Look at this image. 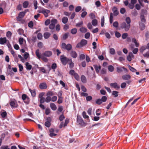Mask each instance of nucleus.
Segmentation results:
<instances>
[{"mask_svg": "<svg viewBox=\"0 0 149 149\" xmlns=\"http://www.w3.org/2000/svg\"><path fill=\"white\" fill-rule=\"evenodd\" d=\"M1 116L3 118L6 117L7 116V113L6 111H4L2 113Z\"/></svg>", "mask_w": 149, "mask_h": 149, "instance_id": "obj_45", "label": "nucleus"}, {"mask_svg": "<svg viewBox=\"0 0 149 149\" xmlns=\"http://www.w3.org/2000/svg\"><path fill=\"white\" fill-rule=\"evenodd\" d=\"M51 101V97L48 96L45 99V102L47 103H49Z\"/></svg>", "mask_w": 149, "mask_h": 149, "instance_id": "obj_38", "label": "nucleus"}, {"mask_svg": "<svg viewBox=\"0 0 149 149\" xmlns=\"http://www.w3.org/2000/svg\"><path fill=\"white\" fill-rule=\"evenodd\" d=\"M130 25L126 24L125 22H123L120 24V28L122 29H124L125 31H128L130 29Z\"/></svg>", "mask_w": 149, "mask_h": 149, "instance_id": "obj_3", "label": "nucleus"}, {"mask_svg": "<svg viewBox=\"0 0 149 149\" xmlns=\"http://www.w3.org/2000/svg\"><path fill=\"white\" fill-rule=\"evenodd\" d=\"M29 5V3L27 1H24L23 4V7L24 8H26L28 7Z\"/></svg>", "mask_w": 149, "mask_h": 149, "instance_id": "obj_32", "label": "nucleus"}, {"mask_svg": "<svg viewBox=\"0 0 149 149\" xmlns=\"http://www.w3.org/2000/svg\"><path fill=\"white\" fill-rule=\"evenodd\" d=\"M45 57V56L42 55V56L41 57V58L44 61L46 62L48 61V59Z\"/></svg>", "mask_w": 149, "mask_h": 149, "instance_id": "obj_42", "label": "nucleus"}, {"mask_svg": "<svg viewBox=\"0 0 149 149\" xmlns=\"http://www.w3.org/2000/svg\"><path fill=\"white\" fill-rule=\"evenodd\" d=\"M52 52L50 51H47L43 53L42 55L46 57H49L52 56Z\"/></svg>", "mask_w": 149, "mask_h": 149, "instance_id": "obj_8", "label": "nucleus"}, {"mask_svg": "<svg viewBox=\"0 0 149 149\" xmlns=\"http://www.w3.org/2000/svg\"><path fill=\"white\" fill-rule=\"evenodd\" d=\"M51 34L48 32H46L44 33L43 35L45 39L48 38L50 36Z\"/></svg>", "mask_w": 149, "mask_h": 149, "instance_id": "obj_22", "label": "nucleus"}, {"mask_svg": "<svg viewBox=\"0 0 149 149\" xmlns=\"http://www.w3.org/2000/svg\"><path fill=\"white\" fill-rule=\"evenodd\" d=\"M128 34L127 33H124L122 35V38L123 39H124L126 38Z\"/></svg>", "mask_w": 149, "mask_h": 149, "instance_id": "obj_59", "label": "nucleus"}, {"mask_svg": "<svg viewBox=\"0 0 149 149\" xmlns=\"http://www.w3.org/2000/svg\"><path fill=\"white\" fill-rule=\"evenodd\" d=\"M51 24L55 25L57 22V20L56 19H53L51 20Z\"/></svg>", "mask_w": 149, "mask_h": 149, "instance_id": "obj_58", "label": "nucleus"}, {"mask_svg": "<svg viewBox=\"0 0 149 149\" xmlns=\"http://www.w3.org/2000/svg\"><path fill=\"white\" fill-rule=\"evenodd\" d=\"M108 70L110 72H112L114 70V67L112 65H110L108 66Z\"/></svg>", "mask_w": 149, "mask_h": 149, "instance_id": "obj_29", "label": "nucleus"}, {"mask_svg": "<svg viewBox=\"0 0 149 149\" xmlns=\"http://www.w3.org/2000/svg\"><path fill=\"white\" fill-rule=\"evenodd\" d=\"M54 95V92L52 91H49L47 93L46 95L47 96L51 97Z\"/></svg>", "mask_w": 149, "mask_h": 149, "instance_id": "obj_28", "label": "nucleus"}, {"mask_svg": "<svg viewBox=\"0 0 149 149\" xmlns=\"http://www.w3.org/2000/svg\"><path fill=\"white\" fill-rule=\"evenodd\" d=\"M70 56L74 58H76L77 56V54L76 52L74 51H71L70 52Z\"/></svg>", "mask_w": 149, "mask_h": 149, "instance_id": "obj_13", "label": "nucleus"}, {"mask_svg": "<svg viewBox=\"0 0 149 149\" xmlns=\"http://www.w3.org/2000/svg\"><path fill=\"white\" fill-rule=\"evenodd\" d=\"M110 85L111 87H113L116 89H119L120 88V86L118 85L117 83H111Z\"/></svg>", "mask_w": 149, "mask_h": 149, "instance_id": "obj_12", "label": "nucleus"}, {"mask_svg": "<svg viewBox=\"0 0 149 149\" xmlns=\"http://www.w3.org/2000/svg\"><path fill=\"white\" fill-rule=\"evenodd\" d=\"M131 78V76L129 74H125L122 77V78L123 80H128Z\"/></svg>", "mask_w": 149, "mask_h": 149, "instance_id": "obj_18", "label": "nucleus"}, {"mask_svg": "<svg viewBox=\"0 0 149 149\" xmlns=\"http://www.w3.org/2000/svg\"><path fill=\"white\" fill-rule=\"evenodd\" d=\"M110 53L112 55L114 54L115 53V50L113 48L110 49Z\"/></svg>", "mask_w": 149, "mask_h": 149, "instance_id": "obj_48", "label": "nucleus"}, {"mask_svg": "<svg viewBox=\"0 0 149 149\" xmlns=\"http://www.w3.org/2000/svg\"><path fill=\"white\" fill-rule=\"evenodd\" d=\"M81 9V7L80 6H77L75 9V11L77 12H79Z\"/></svg>", "mask_w": 149, "mask_h": 149, "instance_id": "obj_50", "label": "nucleus"}, {"mask_svg": "<svg viewBox=\"0 0 149 149\" xmlns=\"http://www.w3.org/2000/svg\"><path fill=\"white\" fill-rule=\"evenodd\" d=\"M37 37L39 40L41 39L42 38V34L40 33H38L37 35Z\"/></svg>", "mask_w": 149, "mask_h": 149, "instance_id": "obj_43", "label": "nucleus"}, {"mask_svg": "<svg viewBox=\"0 0 149 149\" xmlns=\"http://www.w3.org/2000/svg\"><path fill=\"white\" fill-rule=\"evenodd\" d=\"M77 32V29L76 28H74L72 29L71 30V33L72 34H75Z\"/></svg>", "mask_w": 149, "mask_h": 149, "instance_id": "obj_37", "label": "nucleus"}, {"mask_svg": "<svg viewBox=\"0 0 149 149\" xmlns=\"http://www.w3.org/2000/svg\"><path fill=\"white\" fill-rule=\"evenodd\" d=\"M138 49L137 48H135L132 50V52L134 54H136L138 52Z\"/></svg>", "mask_w": 149, "mask_h": 149, "instance_id": "obj_64", "label": "nucleus"}, {"mask_svg": "<svg viewBox=\"0 0 149 149\" xmlns=\"http://www.w3.org/2000/svg\"><path fill=\"white\" fill-rule=\"evenodd\" d=\"M12 36V33L10 31H8L7 32L6 36L8 38H10Z\"/></svg>", "mask_w": 149, "mask_h": 149, "instance_id": "obj_34", "label": "nucleus"}, {"mask_svg": "<svg viewBox=\"0 0 149 149\" xmlns=\"http://www.w3.org/2000/svg\"><path fill=\"white\" fill-rule=\"evenodd\" d=\"M68 19L67 17H63L62 19V22L64 24H66L68 22Z\"/></svg>", "mask_w": 149, "mask_h": 149, "instance_id": "obj_26", "label": "nucleus"}, {"mask_svg": "<svg viewBox=\"0 0 149 149\" xmlns=\"http://www.w3.org/2000/svg\"><path fill=\"white\" fill-rule=\"evenodd\" d=\"M47 121L45 123V125L47 127H49L51 125V122L52 121V118L50 117H48L46 119Z\"/></svg>", "mask_w": 149, "mask_h": 149, "instance_id": "obj_7", "label": "nucleus"}, {"mask_svg": "<svg viewBox=\"0 0 149 149\" xmlns=\"http://www.w3.org/2000/svg\"><path fill=\"white\" fill-rule=\"evenodd\" d=\"M57 97L56 96H54L51 98V101L53 102H55L57 100Z\"/></svg>", "mask_w": 149, "mask_h": 149, "instance_id": "obj_60", "label": "nucleus"}, {"mask_svg": "<svg viewBox=\"0 0 149 149\" xmlns=\"http://www.w3.org/2000/svg\"><path fill=\"white\" fill-rule=\"evenodd\" d=\"M116 70L117 71L118 73H120L122 72L123 70L125 73H126L127 72V69L124 67H117L116 68Z\"/></svg>", "mask_w": 149, "mask_h": 149, "instance_id": "obj_9", "label": "nucleus"}, {"mask_svg": "<svg viewBox=\"0 0 149 149\" xmlns=\"http://www.w3.org/2000/svg\"><path fill=\"white\" fill-rule=\"evenodd\" d=\"M10 104L12 107H16L18 106L16 101L15 100H11Z\"/></svg>", "mask_w": 149, "mask_h": 149, "instance_id": "obj_11", "label": "nucleus"}, {"mask_svg": "<svg viewBox=\"0 0 149 149\" xmlns=\"http://www.w3.org/2000/svg\"><path fill=\"white\" fill-rule=\"evenodd\" d=\"M70 59H69L64 55H62L60 56V60L62 64L64 65H66L68 62L69 61Z\"/></svg>", "mask_w": 149, "mask_h": 149, "instance_id": "obj_5", "label": "nucleus"}, {"mask_svg": "<svg viewBox=\"0 0 149 149\" xmlns=\"http://www.w3.org/2000/svg\"><path fill=\"white\" fill-rule=\"evenodd\" d=\"M39 88L41 89H46L47 87V86L45 82L41 83L39 86Z\"/></svg>", "mask_w": 149, "mask_h": 149, "instance_id": "obj_10", "label": "nucleus"}, {"mask_svg": "<svg viewBox=\"0 0 149 149\" xmlns=\"http://www.w3.org/2000/svg\"><path fill=\"white\" fill-rule=\"evenodd\" d=\"M38 12L40 13L43 14L45 17H47L48 16V14L50 12V11L47 9H45L43 8L38 10Z\"/></svg>", "mask_w": 149, "mask_h": 149, "instance_id": "obj_1", "label": "nucleus"}, {"mask_svg": "<svg viewBox=\"0 0 149 149\" xmlns=\"http://www.w3.org/2000/svg\"><path fill=\"white\" fill-rule=\"evenodd\" d=\"M29 54L28 53L25 52L24 54V60L26 59L29 56Z\"/></svg>", "mask_w": 149, "mask_h": 149, "instance_id": "obj_40", "label": "nucleus"}, {"mask_svg": "<svg viewBox=\"0 0 149 149\" xmlns=\"http://www.w3.org/2000/svg\"><path fill=\"white\" fill-rule=\"evenodd\" d=\"M104 22V16H103L101 19V26L102 27L103 26Z\"/></svg>", "mask_w": 149, "mask_h": 149, "instance_id": "obj_49", "label": "nucleus"}, {"mask_svg": "<svg viewBox=\"0 0 149 149\" xmlns=\"http://www.w3.org/2000/svg\"><path fill=\"white\" fill-rule=\"evenodd\" d=\"M83 24V21H81L76 24V26L77 27H80Z\"/></svg>", "mask_w": 149, "mask_h": 149, "instance_id": "obj_44", "label": "nucleus"}, {"mask_svg": "<svg viewBox=\"0 0 149 149\" xmlns=\"http://www.w3.org/2000/svg\"><path fill=\"white\" fill-rule=\"evenodd\" d=\"M17 32L19 34L21 35L24 33V30L22 29H18Z\"/></svg>", "mask_w": 149, "mask_h": 149, "instance_id": "obj_62", "label": "nucleus"}, {"mask_svg": "<svg viewBox=\"0 0 149 149\" xmlns=\"http://www.w3.org/2000/svg\"><path fill=\"white\" fill-rule=\"evenodd\" d=\"M93 66L95 68L96 72L98 73L99 72L100 70L101 69V67L100 65H94Z\"/></svg>", "mask_w": 149, "mask_h": 149, "instance_id": "obj_14", "label": "nucleus"}, {"mask_svg": "<svg viewBox=\"0 0 149 149\" xmlns=\"http://www.w3.org/2000/svg\"><path fill=\"white\" fill-rule=\"evenodd\" d=\"M89 17L91 19H94L95 18V15L93 13H91L90 14Z\"/></svg>", "mask_w": 149, "mask_h": 149, "instance_id": "obj_54", "label": "nucleus"}, {"mask_svg": "<svg viewBox=\"0 0 149 149\" xmlns=\"http://www.w3.org/2000/svg\"><path fill=\"white\" fill-rule=\"evenodd\" d=\"M102 102L100 99H98L97 100L96 103L97 104L100 105L102 104Z\"/></svg>", "mask_w": 149, "mask_h": 149, "instance_id": "obj_47", "label": "nucleus"}, {"mask_svg": "<svg viewBox=\"0 0 149 149\" xmlns=\"http://www.w3.org/2000/svg\"><path fill=\"white\" fill-rule=\"evenodd\" d=\"M50 107L51 109L54 111H55L57 109L56 105L54 103H51L50 104Z\"/></svg>", "mask_w": 149, "mask_h": 149, "instance_id": "obj_20", "label": "nucleus"}, {"mask_svg": "<svg viewBox=\"0 0 149 149\" xmlns=\"http://www.w3.org/2000/svg\"><path fill=\"white\" fill-rule=\"evenodd\" d=\"M61 48L70 51L72 49V46L70 44H68L66 45L65 43H63L61 44Z\"/></svg>", "mask_w": 149, "mask_h": 149, "instance_id": "obj_2", "label": "nucleus"}, {"mask_svg": "<svg viewBox=\"0 0 149 149\" xmlns=\"http://www.w3.org/2000/svg\"><path fill=\"white\" fill-rule=\"evenodd\" d=\"M125 21L126 22V24H130V23L131 22V19L130 17H126L125 19Z\"/></svg>", "mask_w": 149, "mask_h": 149, "instance_id": "obj_41", "label": "nucleus"}, {"mask_svg": "<svg viewBox=\"0 0 149 149\" xmlns=\"http://www.w3.org/2000/svg\"><path fill=\"white\" fill-rule=\"evenodd\" d=\"M92 24L94 26H96L97 24V21L96 19H94L92 21Z\"/></svg>", "mask_w": 149, "mask_h": 149, "instance_id": "obj_27", "label": "nucleus"}, {"mask_svg": "<svg viewBox=\"0 0 149 149\" xmlns=\"http://www.w3.org/2000/svg\"><path fill=\"white\" fill-rule=\"evenodd\" d=\"M7 39L6 37L1 38H0V44L3 45L6 43L7 41Z\"/></svg>", "mask_w": 149, "mask_h": 149, "instance_id": "obj_19", "label": "nucleus"}, {"mask_svg": "<svg viewBox=\"0 0 149 149\" xmlns=\"http://www.w3.org/2000/svg\"><path fill=\"white\" fill-rule=\"evenodd\" d=\"M115 35L116 37L119 38L120 37L121 34L119 32L116 31L115 32Z\"/></svg>", "mask_w": 149, "mask_h": 149, "instance_id": "obj_57", "label": "nucleus"}, {"mask_svg": "<svg viewBox=\"0 0 149 149\" xmlns=\"http://www.w3.org/2000/svg\"><path fill=\"white\" fill-rule=\"evenodd\" d=\"M44 95H45L44 92H41L39 94L38 97L39 98H43V97H43V96H44Z\"/></svg>", "mask_w": 149, "mask_h": 149, "instance_id": "obj_61", "label": "nucleus"}, {"mask_svg": "<svg viewBox=\"0 0 149 149\" xmlns=\"http://www.w3.org/2000/svg\"><path fill=\"white\" fill-rule=\"evenodd\" d=\"M140 27L141 30H143L145 28V26L144 24L142 23H139Z\"/></svg>", "mask_w": 149, "mask_h": 149, "instance_id": "obj_31", "label": "nucleus"}, {"mask_svg": "<svg viewBox=\"0 0 149 149\" xmlns=\"http://www.w3.org/2000/svg\"><path fill=\"white\" fill-rule=\"evenodd\" d=\"M113 26L115 28H117L118 26V22L115 21L113 23Z\"/></svg>", "mask_w": 149, "mask_h": 149, "instance_id": "obj_53", "label": "nucleus"}, {"mask_svg": "<svg viewBox=\"0 0 149 149\" xmlns=\"http://www.w3.org/2000/svg\"><path fill=\"white\" fill-rule=\"evenodd\" d=\"M69 61L70 62L69 63V67L70 68H72L74 66V63L72 62V60L71 59H70Z\"/></svg>", "mask_w": 149, "mask_h": 149, "instance_id": "obj_30", "label": "nucleus"}, {"mask_svg": "<svg viewBox=\"0 0 149 149\" xmlns=\"http://www.w3.org/2000/svg\"><path fill=\"white\" fill-rule=\"evenodd\" d=\"M10 52L11 54L14 58H15L17 57V55L15 54V52L12 49H11L10 51Z\"/></svg>", "mask_w": 149, "mask_h": 149, "instance_id": "obj_51", "label": "nucleus"}, {"mask_svg": "<svg viewBox=\"0 0 149 149\" xmlns=\"http://www.w3.org/2000/svg\"><path fill=\"white\" fill-rule=\"evenodd\" d=\"M35 53L37 58L38 59L41 58V57L42 56V54L40 53L39 49H37L36 50Z\"/></svg>", "mask_w": 149, "mask_h": 149, "instance_id": "obj_17", "label": "nucleus"}, {"mask_svg": "<svg viewBox=\"0 0 149 149\" xmlns=\"http://www.w3.org/2000/svg\"><path fill=\"white\" fill-rule=\"evenodd\" d=\"M87 14V12L86 11H83L81 14V17L84 18Z\"/></svg>", "mask_w": 149, "mask_h": 149, "instance_id": "obj_56", "label": "nucleus"}, {"mask_svg": "<svg viewBox=\"0 0 149 149\" xmlns=\"http://www.w3.org/2000/svg\"><path fill=\"white\" fill-rule=\"evenodd\" d=\"M113 14L112 13H111L110 16V22L111 24H112L113 21Z\"/></svg>", "mask_w": 149, "mask_h": 149, "instance_id": "obj_35", "label": "nucleus"}, {"mask_svg": "<svg viewBox=\"0 0 149 149\" xmlns=\"http://www.w3.org/2000/svg\"><path fill=\"white\" fill-rule=\"evenodd\" d=\"M112 10L113 12L114 15L116 16L118 15L119 12L118 11L117 8L116 7H114L113 8Z\"/></svg>", "mask_w": 149, "mask_h": 149, "instance_id": "obj_16", "label": "nucleus"}, {"mask_svg": "<svg viewBox=\"0 0 149 149\" xmlns=\"http://www.w3.org/2000/svg\"><path fill=\"white\" fill-rule=\"evenodd\" d=\"M80 31L82 33H85L87 31V29L84 27H81L80 29Z\"/></svg>", "mask_w": 149, "mask_h": 149, "instance_id": "obj_36", "label": "nucleus"}, {"mask_svg": "<svg viewBox=\"0 0 149 149\" xmlns=\"http://www.w3.org/2000/svg\"><path fill=\"white\" fill-rule=\"evenodd\" d=\"M90 35V33L89 32H87L85 34V38L86 39H88L89 38Z\"/></svg>", "mask_w": 149, "mask_h": 149, "instance_id": "obj_63", "label": "nucleus"}, {"mask_svg": "<svg viewBox=\"0 0 149 149\" xmlns=\"http://www.w3.org/2000/svg\"><path fill=\"white\" fill-rule=\"evenodd\" d=\"M87 43V41L85 39L82 40L80 42L78 43L76 45V47L81 48L83 46L86 45Z\"/></svg>", "mask_w": 149, "mask_h": 149, "instance_id": "obj_4", "label": "nucleus"}, {"mask_svg": "<svg viewBox=\"0 0 149 149\" xmlns=\"http://www.w3.org/2000/svg\"><path fill=\"white\" fill-rule=\"evenodd\" d=\"M25 13H26L24 12H21L19 13L18 16H19V17L22 18L24 16Z\"/></svg>", "mask_w": 149, "mask_h": 149, "instance_id": "obj_33", "label": "nucleus"}, {"mask_svg": "<svg viewBox=\"0 0 149 149\" xmlns=\"http://www.w3.org/2000/svg\"><path fill=\"white\" fill-rule=\"evenodd\" d=\"M118 92L116 91H113L112 92V95L114 96L115 97H117L118 95Z\"/></svg>", "mask_w": 149, "mask_h": 149, "instance_id": "obj_46", "label": "nucleus"}, {"mask_svg": "<svg viewBox=\"0 0 149 149\" xmlns=\"http://www.w3.org/2000/svg\"><path fill=\"white\" fill-rule=\"evenodd\" d=\"M57 65L56 64L54 63L52 64L51 66V68L52 69L54 70V71H55V69H56L57 68Z\"/></svg>", "mask_w": 149, "mask_h": 149, "instance_id": "obj_39", "label": "nucleus"}, {"mask_svg": "<svg viewBox=\"0 0 149 149\" xmlns=\"http://www.w3.org/2000/svg\"><path fill=\"white\" fill-rule=\"evenodd\" d=\"M38 2L36 1H34L33 2V5L35 7V9H36L38 8Z\"/></svg>", "mask_w": 149, "mask_h": 149, "instance_id": "obj_55", "label": "nucleus"}, {"mask_svg": "<svg viewBox=\"0 0 149 149\" xmlns=\"http://www.w3.org/2000/svg\"><path fill=\"white\" fill-rule=\"evenodd\" d=\"M81 81L84 83H85L86 82V78L84 75H82L81 76Z\"/></svg>", "mask_w": 149, "mask_h": 149, "instance_id": "obj_23", "label": "nucleus"}, {"mask_svg": "<svg viewBox=\"0 0 149 149\" xmlns=\"http://www.w3.org/2000/svg\"><path fill=\"white\" fill-rule=\"evenodd\" d=\"M29 90L31 92V95L33 97H34L36 95V92L34 90H31L30 89H29Z\"/></svg>", "mask_w": 149, "mask_h": 149, "instance_id": "obj_25", "label": "nucleus"}, {"mask_svg": "<svg viewBox=\"0 0 149 149\" xmlns=\"http://www.w3.org/2000/svg\"><path fill=\"white\" fill-rule=\"evenodd\" d=\"M22 98L25 103L27 104H29V99L26 94H23L22 95Z\"/></svg>", "mask_w": 149, "mask_h": 149, "instance_id": "obj_6", "label": "nucleus"}, {"mask_svg": "<svg viewBox=\"0 0 149 149\" xmlns=\"http://www.w3.org/2000/svg\"><path fill=\"white\" fill-rule=\"evenodd\" d=\"M68 33H66L64 34L63 36V39L64 40L68 38Z\"/></svg>", "mask_w": 149, "mask_h": 149, "instance_id": "obj_52", "label": "nucleus"}, {"mask_svg": "<svg viewBox=\"0 0 149 149\" xmlns=\"http://www.w3.org/2000/svg\"><path fill=\"white\" fill-rule=\"evenodd\" d=\"M140 17L141 22H146V19L143 13H141Z\"/></svg>", "mask_w": 149, "mask_h": 149, "instance_id": "obj_24", "label": "nucleus"}, {"mask_svg": "<svg viewBox=\"0 0 149 149\" xmlns=\"http://www.w3.org/2000/svg\"><path fill=\"white\" fill-rule=\"evenodd\" d=\"M77 122L79 124L85 126L86 125V123L84 122L83 120L81 118H78Z\"/></svg>", "mask_w": 149, "mask_h": 149, "instance_id": "obj_15", "label": "nucleus"}, {"mask_svg": "<svg viewBox=\"0 0 149 149\" xmlns=\"http://www.w3.org/2000/svg\"><path fill=\"white\" fill-rule=\"evenodd\" d=\"M25 65L26 66V69L27 70H30L32 68V66L31 65L29 64L28 62H26L25 63Z\"/></svg>", "mask_w": 149, "mask_h": 149, "instance_id": "obj_21", "label": "nucleus"}]
</instances>
